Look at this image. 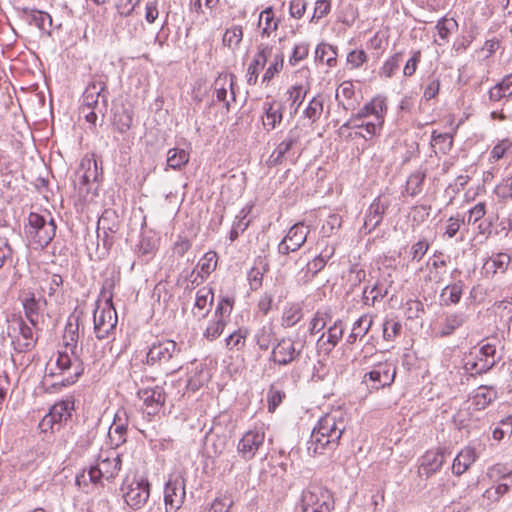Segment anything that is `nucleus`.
<instances>
[{
	"mask_svg": "<svg viewBox=\"0 0 512 512\" xmlns=\"http://www.w3.org/2000/svg\"><path fill=\"white\" fill-rule=\"evenodd\" d=\"M299 140L300 129L298 128V126H295L288 131L285 138L277 145V147L271 153L267 160V165L269 167H274L281 164L284 161L286 154H288L289 151L296 144H298Z\"/></svg>",
	"mask_w": 512,
	"mask_h": 512,
	"instance_id": "dca6fc26",
	"label": "nucleus"
},
{
	"mask_svg": "<svg viewBox=\"0 0 512 512\" xmlns=\"http://www.w3.org/2000/svg\"><path fill=\"white\" fill-rule=\"evenodd\" d=\"M137 396L143 400L148 415H155L165 403V393L162 387L139 389Z\"/></svg>",
	"mask_w": 512,
	"mask_h": 512,
	"instance_id": "aec40b11",
	"label": "nucleus"
},
{
	"mask_svg": "<svg viewBox=\"0 0 512 512\" xmlns=\"http://www.w3.org/2000/svg\"><path fill=\"white\" fill-rule=\"evenodd\" d=\"M431 145L433 147L439 146V150L443 154H446L452 148V136L448 133H438L436 130H434L431 135Z\"/></svg>",
	"mask_w": 512,
	"mask_h": 512,
	"instance_id": "3c124183",
	"label": "nucleus"
},
{
	"mask_svg": "<svg viewBox=\"0 0 512 512\" xmlns=\"http://www.w3.org/2000/svg\"><path fill=\"white\" fill-rule=\"evenodd\" d=\"M217 261L218 257L216 252L209 251L205 253L197 265V267L200 269L198 275H200L202 279L209 276L216 269Z\"/></svg>",
	"mask_w": 512,
	"mask_h": 512,
	"instance_id": "37998d69",
	"label": "nucleus"
},
{
	"mask_svg": "<svg viewBox=\"0 0 512 512\" xmlns=\"http://www.w3.org/2000/svg\"><path fill=\"white\" fill-rule=\"evenodd\" d=\"M21 302L26 318L32 326H37L38 318L47 306L46 299L42 296H36L34 292L28 291L21 295Z\"/></svg>",
	"mask_w": 512,
	"mask_h": 512,
	"instance_id": "f3484780",
	"label": "nucleus"
},
{
	"mask_svg": "<svg viewBox=\"0 0 512 512\" xmlns=\"http://www.w3.org/2000/svg\"><path fill=\"white\" fill-rule=\"evenodd\" d=\"M316 60L326 63L329 67H334L337 64L336 48L327 43H320L315 50Z\"/></svg>",
	"mask_w": 512,
	"mask_h": 512,
	"instance_id": "58836bf2",
	"label": "nucleus"
},
{
	"mask_svg": "<svg viewBox=\"0 0 512 512\" xmlns=\"http://www.w3.org/2000/svg\"><path fill=\"white\" fill-rule=\"evenodd\" d=\"M121 464L119 454L112 452L111 455L106 457L101 454L96 465L76 476V484L81 487L87 486L89 482L98 484L102 478L106 480L114 479L121 469Z\"/></svg>",
	"mask_w": 512,
	"mask_h": 512,
	"instance_id": "20e7f679",
	"label": "nucleus"
},
{
	"mask_svg": "<svg viewBox=\"0 0 512 512\" xmlns=\"http://www.w3.org/2000/svg\"><path fill=\"white\" fill-rule=\"evenodd\" d=\"M151 485L147 479H133L130 483L125 480L120 488L125 503L133 510L141 509L150 497Z\"/></svg>",
	"mask_w": 512,
	"mask_h": 512,
	"instance_id": "1a4fd4ad",
	"label": "nucleus"
},
{
	"mask_svg": "<svg viewBox=\"0 0 512 512\" xmlns=\"http://www.w3.org/2000/svg\"><path fill=\"white\" fill-rule=\"evenodd\" d=\"M396 377V366L388 361L378 363L371 371L365 373L363 382L371 390H379L391 386Z\"/></svg>",
	"mask_w": 512,
	"mask_h": 512,
	"instance_id": "9d476101",
	"label": "nucleus"
},
{
	"mask_svg": "<svg viewBox=\"0 0 512 512\" xmlns=\"http://www.w3.org/2000/svg\"><path fill=\"white\" fill-rule=\"evenodd\" d=\"M331 10L330 0H317L314 7L313 15L310 22H317L319 19L326 16Z\"/></svg>",
	"mask_w": 512,
	"mask_h": 512,
	"instance_id": "e2e57ef3",
	"label": "nucleus"
},
{
	"mask_svg": "<svg viewBox=\"0 0 512 512\" xmlns=\"http://www.w3.org/2000/svg\"><path fill=\"white\" fill-rule=\"evenodd\" d=\"M302 348H297L291 338L283 337L273 346L269 360L278 366H288L301 358Z\"/></svg>",
	"mask_w": 512,
	"mask_h": 512,
	"instance_id": "9b49d317",
	"label": "nucleus"
},
{
	"mask_svg": "<svg viewBox=\"0 0 512 512\" xmlns=\"http://www.w3.org/2000/svg\"><path fill=\"white\" fill-rule=\"evenodd\" d=\"M323 112V100L320 97H313L304 110V116L312 122L317 121Z\"/></svg>",
	"mask_w": 512,
	"mask_h": 512,
	"instance_id": "864d4df0",
	"label": "nucleus"
},
{
	"mask_svg": "<svg viewBox=\"0 0 512 512\" xmlns=\"http://www.w3.org/2000/svg\"><path fill=\"white\" fill-rule=\"evenodd\" d=\"M265 432L263 427H255L247 431L239 440L237 451L244 460H251L256 452L263 446Z\"/></svg>",
	"mask_w": 512,
	"mask_h": 512,
	"instance_id": "4468645a",
	"label": "nucleus"
},
{
	"mask_svg": "<svg viewBox=\"0 0 512 512\" xmlns=\"http://www.w3.org/2000/svg\"><path fill=\"white\" fill-rule=\"evenodd\" d=\"M190 155L185 149L171 148L167 152V166L180 170L189 162Z\"/></svg>",
	"mask_w": 512,
	"mask_h": 512,
	"instance_id": "ea45409f",
	"label": "nucleus"
},
{
	"mask_svg": "<svg viewBox=\"0 0 512 512\" xmlns=\"http://www.w3.org/2000/svg\"><path fill=\"white\" fill-rule=\"evenodd\" d=\"M79 339V319L70 316L65 326L63 340L67 349H70L72 355L76 354L77 343Z\"/></svg>",
	"mask_w": 512,
	"mask_h": 512,
	"instance_id": "72a5a7b5",
	"label": "nucleus"
},
{
	"mask_svg": "<svg viewBox=\"0 0 512 512\" xmlns=\"http://www.w3.org/2000/svg\"><path fill=\"white\" fill-rule=\"evenodd\" d=\"M214 295L212 289L203 287L196 293V300L194 304L193 314L198 318H205L212 307Z\"/></svg>",
	"mask_w": 512,
	"mask_h": 512,
	"instance_id": "cd10ccee",
	"label": "nucleus"
},
{
	"mask_svg": "<svg viewBox=\"0 0 512 512\" xmlns=\"http://www.w3.org/2000/svg\"><path fill=\"white\" fill-rule=\"evenodd\" d=\"M287 94L289 95L288 100L291 101V114L295 115L303 103L306 91L303 89L302 85H295L287 91Z\"/></svg>",
	"mask_w": 512,
	"mask_h": 512,
	"instance_id": "09e8293b",
	"label": "nucleus"
},
{
	"mask_svg": "<svg viewBox=\"0 0 512 512\" xmlns=\"http://www.w3.org/2000/svg\"><path fill=\"white\" fill-rule=\"evenodd\" d=\"M233 505V500L229 496H222L216 498L211 504L210 509L213 512H228Z\"/></svg>",
	"mask_w": 512,
	"mask_h": 512,
	"instance_id": "774afa93",
	"label": "nucleus"
},
{
	"mask_svg": "<svg viewBox=\"0 0 512 512\" xmlns=\"http://www.w3.org/2000/svg\"><path fill=\"white\" fill-rule=\"evenodd\" d=\"M180 353L181 349L175 341H159L149 348L146 363L161 368L165 375H172L182 368Z\"/></svg>",
	"mask_w": 512,
	"mask_h": 512,
	"instance_id": "f03ea898",
	"label": "nucleus"
},
{
	"mask_svg": "<svg viewBox=\"0 0 512 512\" xmlns=\"http://www.w3.org/2000/svg\"><path fill=\"white\" fill-rule=\"evenodd\" d=\"M112 288V280L106 279L101 290L105 304L103 307H97L94 311V332L100 340L108 338L116 329L118 322L117 313L112 304Z\"/></svg>",
	"mask_w": 512,
	"mask_h": 512,
	"instance_id": "7ed1b4c3",
	"label": "nucleus"
},
{
	"mask_svg": "<svg viewBox=\"0 0 512 512\" xmlns=\"http://www.w3.org/2000/svg\"><path fill=\"white\" fill-rule=\"evenodd\" d=\"M284 65V55L283 53H278L275 55L273 62L270 64V66L266 69L263 77L262 82L268 83L270 82L276 74H278L282 69Z\"/></svg>",
	"mask_w": 512,
	"mask_h": 512,
	"instance_id": "5fc2aeb1",
	"label": "nucleus"
},
{
	"mask_svg": "<svg viewBox=\"0 0 512 512\" xmlns=\"http://www.w3.org/2000/svg\"><path fill=\"white\" fill-rule=\"evenodd\" d=\"M271 54L272 46L268 44H260L258 46V52L247 69V83L249 85H255L257 83L259 72L265 67Z\"/></svg>",
	"mask_w": 512,
	"mask_h": 512,
	"instance_id": "412c9836",
	"label": "nucleus"
},
{
	"mask_svg": "<svg viewBox=\"0 0 512 512\" xmlns=\"http://www.w3.org/2000/svg\"><path fill=\"white\" fill-rule=\"evenodd\" d=\"M247 334V330L241 328L231 333L225 339L227 349L240 351L245 346Z\"/></svg>",
	"mask_w": 512,
	"mask_h": 512,
	"instance_id": "de8ad7c7",
	"label": "nucleus"
},
{
	"mask_svg": "<svg viewBox=\"0 0 512 512\" xmlns=\"http://www.w3.org/2000/svg\"><path fill=\"white\" fill-rule=\"evenodd\" d=\"M243 38V30L241 26H233L227 29L223 35V44L229 48H233L239 45Z\"/></svg>",
	"mask_w": 512,
	"mask_h": 512,
	"instance_id": "603ef678",
	"label": "nucleus"
},
{
	"mask_svg": "<svg viewBox=\"0 0 512 512\" xmlns=\"http://www.w3.org/2000/svg\"><path fill=\"white\" fill-rule=\"evenodd\" d=\"M426 177V172L416 170L411 173L406 181V191L411 196H416L422 191V186Z\"/></svg>",
	"mask_w": 512,
	"mask_h": 512,
	"instance_id": "c03bdc74",
	"label": "nucleus"
},
{
	"mask_svg": "<svg viewBox=\"0 0 512 512\" xmlns=\"http://www.w3.org/2000/svg\"><path fill=\"white\" fill-rule=\"evenodd\" d=\"M402 62V53H396L392 57H390L382 66V73L386 77H391L394 72L399 68L400 63Z\"/></svg>",
	"mask_w": 512,
	"mask_h": 512,
	"instance_id": "0e129e2a",
	"label": "nucleus"
},
{
	"mask_svg": "<svg viewBox=\"0 0 512 512\" xmlns=\"http://www.w3.org/2000/svg\"><path fill=\"white\" fill-rule=\"evenodd\" d=\"M58 372H51L50 376H64L66 384H74L84 372L83 362L75 356L72 358L68 352H59L56 360Z\"/></svg>",
	"mask_w": 512,
	"mask_h": 512,
	"instance_id": "f8f14e48",
	"label": "nucleus"
},
{
	"mask_svg": "<svg viewBox=\"0 0 512 512\" xmlns=\"http://www.w3.org/2000/svg\"><path fill=\"white\" fill-rule=\"evenodd\" d=\"M457 26L458 24L454 19H447L445 17L441 18L436 25L438 36L441 42H437L436 40L435 42L438 45H443L444 43H447L450 34L457 28Z\"/></svg>",
	"mask_w": 512,
	"mask_h": 512,
	"instance_id": "a18cd8bd",
	"label": "nucleus"
},
{
	"mask_svg": "<svg viewBox=\"0 0 512 512\" xmlns=\"http://www.w3.org/2000/svg\"><path fill=\"white\" fill-rule=\"evenodd\" d=\"M269 270V263L265 257H258L254 266L248 273L251 289L257 290L262 285L263 276Z\"/></svg>",
	"mask_w": 512,
	"mask_h": 512,
	"instance_id": "f704fd0d",
	"label": "nucleus"
},
{
	"mask_svg": "<svg viewBox=\"0 0 512 512\" xmlns=\"http://www.w3.org/2000/svg\"><path fill=\"white\" fill-rule=\"evenodd\" d=\"M303 317L302 309L297 305H292L286 308L282 315V326L285 328L293 327Z\"/></svg>",
	"mask_w": 512,
	"mask_h": 512,
	"instance_id": "8fccbe9b",
	"label": "nucleus"
},
{
	"mask_svg": "<svg viewBox=\"0 0 512 512\" xmlns=\"http://www.w3.org/2000/svg\"><path fill=\"white\" fill-rule=\"evenodd\" d=\"M510 261L511 257L507 253H497L486 261L484 269L486 272L492 271L493 274H496L497 272L504 273L507 270Z\"/></svg>",
	"mask_w": 512,
	"mask_h": 512,
	"instance_id": "a19ab883",
	"label": "nucleus"
},
{
	"mask_svg": "<svg viewBox=\"0 0 512 512\" xmlns=\"http://www.w3.org/2000/svg\"><path fill=\"white\" fill-rule=\"evenodd\" d=\"M345 326L342 320L338 319L330 326L326 333H322L318 339V345L329 353L341 340Z\"/></svg>",
	"mask_w": 512,
	"mask_h": 512,
	"instance_id": "b1692460",
	"label": "nucleus"
},
{
	"mask_svg": "<svg viewBox=\"0 0 512 512\" xmlns=\"http://www.w3.org/2000/svg\"><path fill=\"white\" fill-rule=\"evenodd\" d=\"M133 111L125 105L115 107L113 112V126L119 133H126L132 126Z\"/></svg>",
	"mask_w": 512,
	"mask_h": 512,
	"instance_id": "7c9ffc66",
	"label": "nucleus"
},
{
	"mask_svg": "<svg viewBox=\"0 0 512 512\" xmlns=\"http://www.w3.org/2000/svg\"><path fill=\"white\" fill-rule=\"evenodd\" d=\"M333 508L332 493L322 485L311 483L302 491L295 512H331Z\"/></svg>",
	"mask_w": 512,
	"mask_h": 512,
	"instance_id": "39448f33",
	"label": "nucleus"
},
{
	"mask_svg": "<svg viewBox=\"0 0 512 512\" xmlns=\"http://www.w3.org/2000/svg\"><path fill=\"white\" fill-rule=\"evenodd\" d=\"M346 430V420L341 411L328 413L320 418L307 441L311 456L326 455L336 450Z\"/></svg>",
	"mask_w": 512,
	"mask_h": 512,
	"instance_id": "f257e3e1",
	"label": "nucleus"
},
{
	"mask_svg": "<svg viewBox=\"0 0 512 512\" xmlns=\"http://www.w3.org/2000/svg\"><path fill=\"white\" fill-rule=\"evenodd\" d=\"M466 315L462 312H453L445 315L437 331L439 337H448L466 322Z\"/></svg>",
	"mask_w": 512,
	"mask_h": 512,
	"instance_id": "c756f323",
	"label": "nucleus"
},
{
	"mask_svg": "<svg viewBox=\"0 0 512 512\" xmlns=\"http://www.w3.org/2000/svg\"><path fill=\"white\" fill-rule=\"evenodd\" d=\"M492 341L482 344L477 352H470L469 356L465 358L463 368L471 376L489 372L501 360L496 349L497 339L494 338Z\"/></svg>",
	"mask_w": 512,
	"mask_h": 512,
	"instance_id": "423d86ee",
	"label": "nucleus"
},
{
	"mask_svg": "<svg viewBox=\"0 0 512 512\" xmlns=\"http://www.w3.org/2000/svg\"><path fill=\"white\" fill-rule=\"evenodd\" d=\"M109 216H110V213L108 211H105L103 213V215L99 218L98 224H97L98 238L101 237L100 232L103 231V233H104L103 244L105 247L108 245H111L113 242V239L110 236V234H114L118 231V225L116 223H112L110 225Z\"/></svg>",
	"mask_w": 512,
	"mask_h": 512,
	"instance_id": "e433bc0d",
	"label": "nucleus"
},
{
	"mask_svg": "<svg viewBox=\"0 0 512 512\" xmlns=\"http://www.w3.org/2000/svg\"><path fill=\"white\" fill-rule=\"evenodd\" d=\"M97 162L93 159H83L76 172V177L80 185H88L98 179Z\"/></svg>",
	"mask_w": 512,
	"mask_h": 512,
	"instance_id": "473e14b6",
	"label": "nucleus"
},
{
	"mask_svg": "<svg viewBox=\"0 0 512 512\" xmlns=\"http://www.w3.org/2000/svg\"><path fill=\"white\" fill-rule=\"evenodd\" d=\"M128 415L125 409H119L114 416L112 425L108 431L111 445L118 448L127 439Z\"/></svg>",
	"mask_w": 512,
	"mask_h": 512,
	"instance_id": "6ab92c4d",
	"label": "nucleus"
},
{
	"mask_svg": "<svg viewBox=\"0 0 512 512\" xmlns=\"http://www.w3.org/2000/svg\"><path fill=\"white\" fill-rule=\"evenodd\" d=\"M402 325L400 322L393 319H387L383 323V338L387 341L393 340L401 331Z\"/></svg>",
	"mask_w": 512,
	"mask_h": 512,
	"instance_id": "052dcab7",
	"label": "nucleus"
},
{
	"mask_svg": "<svg viewBox=\"0 0 512 512\" xmlns=\"http://www.w3.org/2000/svg\"><path fill=\"white\" fill-rule=\"evenodd\" d=\"M19 335L12 340L15 351L18 353H26L31 351L37 342L34 337L33 328L23 320L18 322Z\"/></svg>",
	"mask_w": 512,
	"mask_h": 512,
	"instance_id": "4be33fe9",
	"label": "nucleus"
},
{
	"mask_svg": "<svg viewBox=\"0 0 512 512\" xmlns=\"http://www.w3.org/2000/svg\"><path fill=\"white\" fill-rule=\"evenodd\" d=\"M233 309V300L229 297L222 298L216 309H215V318L224 319L226 316L228 317Z\"/></svg>",
	"mask_w": 512,
	"mask_h": 512,
	"instance_id": "338daca9",
	"label": "nucleus"
},
{
	"mask_svg": "<svg viewBox=\"0 0 512 512\" xmlns=\"http://www.w3.org/2000/svg\"><path fill=\"white\" fill-rule=\"evenodd\" d=\"M387 111L386 101L382 97H375L363 108H361L357 114H355L351 121L362 120L369 116H384Z\"/></svg>",
	"mask_w": 512,
	"mask_h": 512,
	"instance_id": "c85d7f7f",
	"label": "nucleus"
},
{
	"mask_svg": "<svg viewBox=\"0 0 512 512\" xmlns=\"http://www.w3.org/2000/svg\"><path fill=\"white\" fill-rule=\"evenodd\" d=\"M389 207L388 201H383L381 196H378L370 204L364 220V226L369 230L375 229L382 222L383 215Z\"/></svg>",
	"mask_w": 512,
	"mask_h": 512,
	"instance_id": "393cba45",
	"label": "nucleus"
},
{
	"mask_svg": "<svg viewBox=\"0 0 512 512\" xmlns=\"http://www.w3.org/2000/svg\"><path fill=\"white\" fill-rule=\"evenodd\" d=\"M371 325L372 317L369 315H362L354 322L352 331L347 337V343L354 344L357 338H363L369 332Z\"/></svg>",
	"mask_w": 512,
	"mask_h": 512,
	"instance_id": "c9c22d12",
	"label": "nucleus"
},
{
	"mask_svg": "<svg viewBox=\"0 0 512 512\" xmlns=\"http://www.w3.org/2000/svg\"><path fill=\"white\" fill-rule=\"evenodd\" d=\"M225 326V319L216 318L207 326L206 330L204 331V337L209 341L217 339L222 334Z\"/></svg>",
	"mask_w": 512,
	"mask_h": 512,
	"instance_id": "6e6d98bb",
	"label": "nucleus"
},
{
	"mask_svg": "<svg viewBox=\"0 0 512 512\" xmlns=\"http://www.w3.org/2000/svg\"><path fill=\"white\" fill-rule=\"evenodd\" d=\"M56 223L53 218H50L49 221L39 230H35L34 233V242L38 245L45 247L47 246L52 239L56 235Z\"/></svg>",
	"mask_w": 512,
	"mask_h": 512,
	"instance_id": "4c0bfd02",
	"label": "nucleus"
},
{
	"mask_svg": "<svg viewBox=\"0 0 512 512\" xmlns=\"http://www.w3.org/2000/svg\"><path fill=\"white\" fill-rule=\"evenodd\" d=\"M464 289L462 280L446 285L440 293V304L442 306L456 305L460 302Z\"/></svg>",
	"mask_w": 512,
	"mask_h": 512,
	"instance_id": "2f4dec72",
	"label": "nucleus"
},
{
	"mask_svg": "<svg viewBox=\"0 0 512 512\" xmlns=\"http://www.w3.org/2000/svg\"><path fill=\"white\" fill-rule=\"evenodd\" d=\"M309 53V45L306 43H300L294 46L292 54L289 58L291 65H296L298 62L304 60Z\"/></svg>",
	"mask_w": 512,
	"mask_h": 512,
	"instance_id": "69168bd1",
	"label": "nucleus"
},
{
	"mask_svg": "<svg viewBox=\"0 0 512 512\" xmlns=\"http://www.w3.org/2000/svg\"><path fill=\"white\" fill-rule=\"evenodd\" d=\"M236 77L233 74L219 75L214 82V91L219 102H223L226 109L230 110L231 101H235Z\"/></svg>",
	"mask_w": 512,
	"mask_h": 512,
	"instance_id": "a211bd4d",
	"label": "nucleus"
},
{
	"mask_svg": "<svg viewBox=\"0 0 512 512\" xmlns=\"http://www.w3.org/2000/svg\"><path fill=\"white\" fill-rule=\"evenodd\" d=\"M310 230L303 223L293 225L286 236L278 244L277 250L281 255H288L300 249L307 240Z\"/></svg>",
	"mask_w": 512,
	"mask_h": 512,
	"instance_id": "2eb2a0df",
	"label": "nucleus"
},
{
	"mask_svg": "<svg viewBox=\"0 0 512 512\" xmlns=\"http://www.w3.org/2000/svg\"><path fill=\"white\" fill-rule=\"evenodd\" d=\"M445 462L444 452L442 451H428L422 457V462L419 466L418 473L420 476L429 478L431 475L441 469Z\"/></svg>",
	"mask_w": 512,
	"mask_h": 512,
	"instance_id": "5701e85b",
	"label": "nucleus"
},
{
	"mask_svg": "<svg viewBox=\"0 0 512 512\" xmlns=\"http://www.w3.org/2000/svg\"><path fill=\"white\" fill-rule=\"evenodd\" d=\"M330 320V315L327 312L317 311L310 322L309 333L314 335L322 331L327 322Z\"/></svg>",
	"mask_w": 512,
	"mask_h": 512,
	"instance_id": "4d7b16f0",
	"label": "nucleus"
},
{
	"mask_svg": "<svg viewBox=\"0 0 512 512\" xmlns=\"http://www.w3.org/2000/svg\"><path fill=\"white\" fill-rule=\"evenodd\" d=\"M107 76L94 75L83 93V104L80 113H85L91 108L96 109L102 116L108 107Z\"/></svg>",
	"mask_w": 512,
	"mask_h": 512,
	"instance_id": "0eeeda50",
	"label": "nucleus"
},
{
	"mask_svg": "<svg viewBox=\"0 0 512 512\" xmlns=\"http://www.w3.org/2000/svg\"><path fill=\"white\" fill-rule=\"evenodd\" d=\"M477 457V453L473 447H464L453 460L452 473L456 476L462 475L476 461Z\"/></svg>",
	"mask_w": 512,
	"mask_h": 512,
	"instance_id": "bb28decb",
	"label": "nucleus"
},
{
	"mask_svg": "<svg viewBox=\"0 0 512 512\" xmlns=\"http://www.w3.org/2000/svg\"><path fill=\"white\" fill-rule=\"evenodd\" d=\"M263 109H264V114L262 116L263 127L267 131H272L282 122L283 106L281 104H277L275 101L265 102Z\"/></svg>",
	"mask_w": 512,
	"mask_h": 512,
	"instance_id": "a878e982",
	"label": "nucleus"
},
{
	"mask_svg": "<svg viewBox=\"0 0 512 512\" xmlns=\"http://www.w3.org/2000/svg\"><path fill=\"white\" fill-rule=\"evenodd\" d=\"M275 333L272 326L264 325L257 330L255 334V341L259 349L266 351L271 346L274 340Z\"/></svg>",
	"mask_w": 512,
	"mask_h": 512,
	"instance_id": "49530a36",
	"label": "nucleus"
},
{
	"mask_svg": "<svg viewBox=\"0 0 512 512\" xmlns=\"http://www.w3.org/2000/svg\"><path fill=\"white\" fill-rule=\"evenodd\" d=\"M496 195L504 200L512 198V174L507 176L495 188Z\"/></svg>",
	"mask_w": 512,
	"mask_h": 512,
	"instance_id": "680f3d73",
	"label": "nucleus"
},
{
	"mask_svg": "<svg viewBox=\"0 0 512 512\" xmlns=\"http://www.w3.org/2000/svg\"><path fill=\"white\" fill-rule=\"evenodd\" d=\"M75 409V399L73 396L56 402L39 423L42 432H55L60 430L63 423H66L72 416Z\"/></svg>",
	"mask_w": 512,
	"mask_h": 512,
	"instance_id": "6e6552de",
	"label": "nucleus"
},
{
	"mask_svg": "<svg viewBox=\"0 0 512 512\" xmlns=\"http://www.w3.org/2000/svg\"><path fill=\"white\" fill-rule=\"evenodd\" d=\"M334 251V247H331L329 250L325 249L324 252L308 262L306 264V274H310V277H314L325 267L327 260L334 254Z\"/></svg>",
	"mask_w": 512,
	"mask_h": 512,
	"instance_id": "79ce46f5",
	"label": "nucleus"
},
{
	"mask_svg": "<svg viewBox=\"0 0 512 512\" xmlns=\"http://www.w3.org/2000/svg\"><path fill=\"white\" fill-rule=\"evenodd\" d=\"M496 398V392L493 389L487 387H479V391L475 395L476 405L480 408H485Z\"/></svg>",
	"mask_w": 512,
	"mask_h": 512,
	"instance_id": "bf43d9fd",
	"label": "nucleus"
},
{
	"mask_svg": "<svg viewBox=\"0 0 512 512\" xmlns=\"http://www.w3.org/2000/svg\"><path fill=\"white\" fill-rule=\"evenodd\" d=\"M185 496V480L180 476L170 477L164 488L166 512H176L180 509L184 503Z\"/></svg>",
	"mask_w": 512,
	"mask_h": 512,
	"instance_id": "ddd939ff",
	"label": "nucleus"
},
{
	"mask_svg": "<svg viewBox=\"0 0 512 512\" xmlns=\"http://www.w3.org/2000/svg\"><path fill=\"white\" fill-rule=\"evenodd\" d=\"M49 220H47L44 216L31 212L28 216V226L26 228V233L32 239L34 238V231H39Z\"/></svg>",
	"mask_w": 512,
	"mask_h": 512,
	"instance_id": "13d9d810",
	"label": "nucleus"
}]
</instances>
